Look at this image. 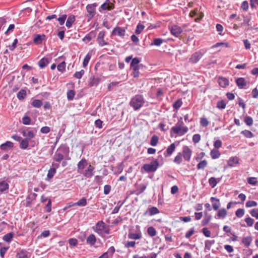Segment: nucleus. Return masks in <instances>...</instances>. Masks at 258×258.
Returning a JSON list of instances; mask_svg holds the SVG:
<instances>
[{
	"label": "nucleus",
	"mask_w": 258,
	"mask_h": 258,
	"mask_svg": "<svg viewBox=\"0 0 258 258\" xmlns=\"http://www.w3.org/2000/svg\"><path fill=\"white\" fill-rule=\"evenodd\" d=\"M70 148L67 144H61L56 150L52 160L54 162H61L64 160V156H68Z\"/></svg>",
	"instance_id": "f257e3e1"
},
{
	"label": "nucleus",
	"mask_w": 258,
	"mask_h": 258,
	"mask_svg": "<svg viewBox=\"0 0 258 258\" xmlns=\"http://www.w3.org/2000/svg\"><path fill=\"white\" fill-rule=\"evenodd\" d=\"M145 100L143 96L137 94L131 99L130 104L135 110H138L143 106Z\"/></svg>",
	"instance_id": "f03ea898"
},
{
	"label": "nucleus",
	"mask_w": 258,
	"mask_h": 258,
	"mask_svg": "<svg viewBox=\"0 0 258 258\" xmlns=\"http://www.w3.org/2000/svg\"><path fill=\"white\" fill-rule=\"evenodd\" d=\"M158 166L159 162L157 160H155L151 162L150 164H145L142 167V169L146 172L150 173L156 171Z\"/></svg>",
	"instance_id": "7ed1b4c3"
},
{
	"label": "nucleus",
	"mask_w": 258,
	"mask_h": 258,
	"mask_svg": "<svg viewBox=\"0 0 258 258\" xmlns=\"http://www.w3.org/2000/svg\"><path fill=\"white\" fill-rule=\"evenodd\" d=\"M98 5L96 3L88 4L86 6V10L88 13L87 17L88 20L92 19L96 14V8Z\"/></svg>",
	"instance_id": "20e7f679"
},
{
	"label": "nucleus",
	"mask_w": 258,
	"mask_h": 258,
	"mask_svg": "<svg viewBox=\"0 0 258 258\" xmlns=\"http://www.w3.org/2000/svg\"><path fill=\"white\" fill-rule=\"evenodd\" d=\"M126 28V27H120L116 26L113 29L111 35L118 36L121 38H124L125 35Z\"/></svg>",
	"instance_id": "39448f33"
},
{
	"label": "nucleus",
	"mask_w": 258,
	"mask_h": 258,
	"mask_svg": "<svg viewBox=\"0 0 258 258\" xmlns=\"http://www.w3.org/2000/svg\"><path fill=\"white\" fill-rule=\"evenodd\" d=\"M105 226L106 225L103 221H99L96 223L95 226L92 227V229L99 235H102Z\"/></svg>",
	"instance_id": "423d86ee"
},
{
	"label": "nucleus",
	"mask_w": 258,
	"mask_h": 258,
	"mask_svg": "<svg viewBox=\"0 0 258 258\" xmlns=\"http://www.w3.org/2000/svg\"><path fill=\"white\" fill-rule=\"evenodd\" d=\"M101 81V79L98 77L92 76L89 79L88 85L90 87H96Z\"/></svg>",
	"instance_id": "0eeeda50"
},
{
	"label": "nucleus",
	"mask_w": 258,
	"mask_h": 258,
	"mask_svg": "<svg viewBox=\"0 0 258 258\" xmlns=\"http://www.w3.org/2000/svg\"><path fill=\"white\" fill-rule=\"evenodd\" d=\"M21 133L23 136L25 138V139L29 140L32 139L35 136V134L34 133V132L29 130H23Z\"/></svg>",
	"instance_id": "6e6552de"
},
{
	"label": "nucleus",
	"mask_w": 258,
	"mask_h": 258,
	"mask_svg": "<svg viewBox=\"0 0 258 258\" xmlns=\"http://www.w3.org/2000/svg\"><path fill=\"white\" fill-rule=\"evenodd\" d=\"M147 188V184H141L138 185L137 189L135 190H131L130 194H136L137 196L143 193Z\"/></svg>",
	"instance_id": "1a4fd4ad"
},
{
	"label": "nucleus",
	"mask_w": 258,
	"mask_h": 258,
	"mask_svg": "<svg viewBox=\"0 0 258 258\" xmlns=\"http://www.w3.org/2000/svg\"><path fill=\"white\" fill-rule=\"evenodd\" d=\"M182 155L185 160L189 161L191 155V150L188 147L184 146L182 151Z\"/></svg>",
	"instance_id": "9d476101"
},
{
	"label": "nucleus",
	"mask_w": 258,
	"mask_h": 258,
	"mask_svg": "<svg viewBox=\"0 0 258 258\" xmlns=\"http://www.w3.org/2000/svg\"><path fill=\"white\" fill-rule=\"evenodd\" d=\"M203 54L201 52H196L191 55L189 60L192 63H196L201 58Z\"/></svg>",
	"instance_id": "9b49d317"
},
{
	"label": "nucleus",
	"mask_w": 258,
	"mask_h": 258,
	"mask_svg": "<svg viewBox=\"0 0 258 258\" xmlns=\"http://www.w3.org/2000/svg\"><path fill=\"white\" fill-rule=\"evenodd\" d=\"M45 38L46 36L44 34H35L34 35L33 42L35 44H40Z\"/></svg>",
	"instance_id": "f8f14e48"
},
{
	"label": "nucleus",
	"mask_w": 258,
	"mask_h": 258,
	"mask_svg": "<svg viewBox=\"0 0 258 258\" xmlns=\"http://www.w3.org/2000/svg\"><path fill=\"white\" fill-rule=\"evenodd\" d=\"M94 170V167L91 165H89L87 169H86L83 173V175L86 178H90L94 175L93 170Z\"/></svg>",
	"instance_id": "ddd939ff"
},
{
	"label": "nucleus",
	"mask_w": 258,
	"mask_h": 258,
	"mask_svg": "<svg viewBox=\"0 0 258 258\" xmlns=\"http://www.w3.org/2000/svg\"><path fill=\"white\" fill-rule=\"evenodd\" d=\"M9 188V183L5 180H0V194L7 192Z\"/></svg>",
	"instance_id": "4468645a"
},
{
	"label": "nucleus",
	"mask_w": 258,
	"mask_h": 258,
	"mask_svg": "<svg viewBox=\"0 0 258 258\" xmlns=\"http://www.w3.org/2000/svg\"><path fill=\"white\" fill-rule=\"evenodd\" d=\"M175 143L171 144L167 149L166 151L164 152V155L165 157H167L170 156L175 150Z\"/></svg>",
	"instance_id": "2eb2a0df"
},
{
	"label": "nucleus",
	"mask_w": 258,
	"mask_h": 258,
	"mask_svg": "<svg viewBox=\"0 0 258 258\" xmlns=\"http://www.w3.org/2000/svg\"><path fill=\"white\" fill-rule=\"evenodd\" d=\"M210 201L211 202L213 203L212 207L213 209L215 211H217L221 205L219 199L215 197H211L210 199Z\"/></svg>",
	"instance_id": "dca6fc26"
},
{
	"label": "nucleus",
	"mask_w": 258,
	"mask_h": 258,
	"mask_svg": "<svg viewBox=\"0 0 258 258\" xmlns=\"http://www.w3.org/2000/svg\"><path fill=\"white\" fill-rule=\"evenodd\" d=\"M236 84L239 89H243L246 85V81L244 78H238L236 80Z\"/></svg>",
	"instance_id": "f3484780"
},
{
	"label": "nucleus",
	"mask_w": 258,
	"mask_h": 258,
	"mask_svg": "<svg viewBox=\"0 0 258 258\" xmlns=\"http://www.w3.org/2000/svg\"><path fill=\"white\" fill-rule=\"evenodd\" d=\"M96 36V33L94 31H91L90 33L87 34L83 39L82 41L88 43L93 38H94Z\"/></svg>",
	"instance_id": "a211bd4d"
},
{
	"label": "nucleus",
	"mask_w": 258,
	"mask_h": 258,
	"mask_svg": "<svg viewBox=\"0 0 258 258\" xmlns=\"http://www.w3.org/2000/svg\"><path fill=\"white\" fill-rule=\"evenodd\" d=\"M14 147V144L10 141H7L6 143L2 144L0 146V148L1 150L4 151H7L8 150H10Z\"/></svg>",
	"instance_id": "6ab92c4d"
},
{
	"label": "nucleus",
	"mask_w": 258,
	"mask_h": 258,
	"mask_svg": "<svg viewBox=\"0 0 258 258\" xmlns=\"http://www.w3.org/2000/svg\"><path fill=\"white\" fill-rule=\"evenodd\" d=\"M114 8V5H107L106 3H103L99 8V11L102 12V11H111Z\"/></svg>",
	"instance_id": "aec40b11"
},
{
	"label": "nucleus",
	"mask_w": 258,
	"mask_h": 258,
	"mask_svg": "<svg viewBox=\"0 0 258 258\" xmlns=\"http://www.w3.org/2000/svg\"><path fill=\"white\" fill-rule=\"evenodd\" d=\"M16 258H29L28 256V252L25 249H20L17 253Z\"/></svg>",
	"instance_id": "412c9836"
},
{
	"label": "nucleus",
	"mask_w": 258,
	"mask_h": 258,
	"mask_svg": "<svg viewBox=\"0 0 258 258\" xmlns=\"http://www.w3.org/2000/svg\"><path fill=\"white\" fill-rule=\"evenodd\" d=\"M96 241V238L93 234H91L86 239L87 244L93 246L95 244Z\"/></svg>",
	"instance_id": "4be33fe9"
},
{
	"label": "nucleus",
	"mask_w": 258,
	"mask_h": 258,
	"mask_svg": "<svg viewBox=\"0 0 258 258\" xmlns=\"http://www.w3.org/2000/svg\"><path fill=\"white\" fill-rule=\"evenodd\" d=\"M218 83L221 87L225 88L229 85V80L224 77H219Z\"/></svg>",
	"instance_id": "5701e85b"
},
{
	"label": "nucleus",
	"mask_w": 258,
	"mask_h": 258,
	"mask_svg": "<svg viewBox=\"0 0 258 258\" xmlns=\"http://www.w3.org/2000/svg\"><path fill=\"white\" fill-rule=\"evenodd\" d=\"M239 161L238 158L236 156L231 157L229 158L228 161V165L229 166L233 167L235 166Z\"/></svg>",
	"instance_id": "b1692460"
},
{
	"label": "nucleus",
	"mask_w": 258,
	"mask_h": 258,
	"mask_svg": "<svg viewBox=\"0 0 258 258\" xmlns=\"http://www.w3.org/2000/svg\"><path fill=\"white\" fill-rule=\"evenodd\" d=\"M49 62V61L48 58L43 57L38 61V64L41 69H43L48 65Z\"/></svg>",
	"instance_id": "393cba45"
},
{
	"label": "nucleus",
	"mask_w": 258,
	"mask_h": 258,
	"mask_svg": "<svg viewBox=\"0 0 258 258\" xmlns=\"http://www.w3.org/2000/svg\"><path fill=\"white\" fill-rule=\"evenodd\" d=\"M87 160L85 158L82 159L77 164L78 170H83L87 165Z\"/></svg>",
	"instance_id": "a878e982"
},
{
	"label": "nucleus",
	"mask_w": 258,
	"mask_h": 258,
	"mask_svg": "<svg viewBox=\"0 0 258 258\" xmlns=\"http://www.w3.org/2000/svg\"><path fill=\"white\" fill-rule=\"evenodd\" d=\"M29 146V140L23 139H22L21 142L20 143V148L21 149L25 150L28 149Z\"/></svg>",
	"instance_id": "bb28decb"
},
{
	"label": "nucleus",
	"mask_w": 258,
	"mask_h": 258,
	"mask_svg": "<svg viewBox=\"0 0 258 258\" xmlns=\"http://www.w3.org/2000/svg\"><path fill=\"white\" fill-rule=\"evenodd\" d=\"M148 211L149 212V215L150 216L154 215L155 214H157L159 213V210L155 207H152L148 209V210H147L144 213V215H146L148 213Z\"/></svg>",
	"instance_id": "cd10ccee"
},
{
	"label": "nucleus",
	"mask_w": 258,
	"mask_h": 258,
	"mask_svg": "<svg viewBox=\"0 0 258 258\" xmlns=\"http://www.w3.org/2000/svg\"><path fill=\"white\" fill-rule=\"evenodd\" d=\"M128 238L132 239H140L142 237V234L140 232L138 233L130 232L128 234Z\"/></svg>",
	"instance_id": "c85d7f7f"
},
{
	"label": "nucleus",
	"mask_w": 258,
	"mask_h": 258,
	"mask_svg": "<svg viewBox=\"0 0 258 258\" xmlns=\"http://www.w3.org/2000/svg\"><path fill=\"white\" fill-rule=\"evenodd\" d=\"M87 204V200L85 198H81L79 201L73 204L72 206H78L80 207H84Z\"/></svg>",
	"instance_id": "c756f323"
},
{
	"label": "nucleus",
	"mask_w": 258,
	"mask_h": 258,
	"mask_svg": "<svg viewBox=\"0 0 258 258\" xmlns=\"http://www.w3.org/2000/svg\"><path fill=\"white\" fill-rule=\"evenodd\" d=\"M75 21V17L74 15L69 16L67 19L66 25L68 28H70L72 26L73 23Z\"/></svg>",
	"instance_id": "7c9ffc66"
},
{
	"label": "nucleus",
	"mask_w": 258,
	"mask_h": 258,
	"mask_svg": "<svg viewBox=\"0 0 258 258\" xmlns=\"http://www.w3.org/2000/svg\"><path fill=\"white\" fill-rule=\"evenodd\" d=\"M27 95V93L25 90L21 89L17 95V97L19 100H24Z\"/></svg>",
	"instance_id": "2f4dec72"
},
{
	"label": "nucleus",
	"mask_w": 258,
	"mask_h": 258,
	"mask_svg": "<svg viewBox=\"0 0 258 258\" xmlns=\"http://www.w3.org/2000/svg\"><path fill=\"white\" fill-rule=\"evenodd\" d=\"M169 28L171 34L177 37V26L176 25L170 24Z\"/></svg>",
	"instance_id": "473e14b6"
},
{
	"label": "nucleus",
	"mask_w": 258,
	"mask_h": 258,
	"mask_svg": "<svg viewBox=\"0 0 258 258\" xmlns=\"http://www.w3.org/2000/svg\"><path fill=\"white\" fill-rule=\"evenodd\" d=\"M214 240H207L205 241V251L206 252L207 250L209 251L211 249V246L215 243Z\"/></svg>",
	"instance_id": "72a5a7b5"
},
{
	"label": "nucleus",
	"mask_w": 258,
	"mask_h": 258,
	"mask_svg": "<svg viewBox=\"0 0 258 258\" xmlns=\"http://www.w3.org/2000/svg\"><path fill=\"white\" fill-rule=\"evenodd\" d=\"M210 155L212 159H216L220 157L221 153L218 150L213 149L211 151Z\"/></svg>",
	"instance_id": "f704fd0d"
},
{
	"label": "nucleus",
	"mask_w": 258,
	"mask_h": 258,
	"mask_svg": "<svg viewBox=\"0 0 258 258\" xmlns=\"http://www.w3.org/2000/svg\"><path fill=\"white\" fill-rule=\"evenodd\" d=\"M43 103L41 100L39 99H32L31 105L35 108H40L42 105Z\"/></svg>",
	"instance_id": "c9c22d12"
},
{
	"label": "nucleus",
	"mask_w": 258,
	"mask_h": 258,
	"mask_svg": "<svg viewBox=\"0 0 258 258\" xmlns=\"http://www.w3.org/2000/svg\"><path fill=\"white\" fill-rule=\"evenodd\" d=\"M14 234L13 232L7 233L3 236V239L5 241L10 243L11 242L12 238L14 237Z\"/></svg>",
	"instance_id": "e433bc0d"
},
{
	"label": "nucleus",
	"mask_w": 258,
	"mask_h": 258,
	"mask_svg": "<svg viewBox=\"0 0 258 258\" xmlns=\"http://www.w3.org/2000/svg\"><path fill=\"white\" fill-rule=\"evenodd\" d=\"M252 241V238L251 236H247L243 238L242 240V243L246 247H248Z\"/></svg>",
	"instance_id": "4c0bfd02"
},
{
	"label": "nucleus",
	"mask_w": 258,
	"mask_h": 258,
	"mask_svg": "<svg viewBox=\"0 0 258 258\" xmlns=\"http://www.w3.org/2000/svg\"><path fill=\"white\" fill-rule=\"evenodd\" d=\"M227 212L226 210L223 208L219 210L217 213V216L219 218H224L227 215Z\"/></svg>",
	"instance_id": "58836bf2"
},
{
	"label": "nucleus",
	"mask_w": 258,
	"mask_h": 258,
	"mask_svg": "<svg viewBox=\"0 0 258 258\" xmlns=\"http://www.w3.org/2000/svg\"><path fill=\"white\" fill-rule=\"evenodd\" d=\"M147 232L151 237H153L156 235L157 231L153 226L149 227L147 229Z\"/></svg>",
	"instance_id": "ea45409f"
},
{
	"label": "nucleus",
	"mask_w": 258,
	"mask_h": 258,
	"mask_svg": "<svg viewBox=\"0 0 258 258\" xmlns=\"http://www.w3.org/2000/svg\"><path fill=\"white\" fill-rule=\"evenodd\" d=\"M91 53H90L89 52L87 54V55L85 56V57L83 60V67H86L88 65V62L91 59Z\"/></svg>",
	"instance_id": "a19ab883"
},
{
	"label": "nucleus",
	"mask_w": 258,
	"mask_h": 258,
	"mask_svg": "<svg viewBox=\"0 0 258 258\" xmlns=\"http://www.w3.org/2000/svg\"><path fill=\"white\" fill-rule=\"evenodd\" d=\"M56 172V170L54 168H50L48 171L47 177L49 179L52 178Z\"/></svg>",
	"instance_id": "79ce46f5"
},
{
	"label": "nucleus",
	"mask_w": 258,
	"mask_h": 258,
	"mask_svg": "<svg viewBox=\"0 0 258 258\" xmlns=\"http://www.w3.org/2000/svg\"><path fill=\"white\" fill-rule=\"evenodd\" d=\"M159 138L156 135H154L152 137L151 141H150V145L152 146H156L158 142Z\"/></svg>",
	"instance_id": "37998d69"
},
{
	"label": "nucleus",
	"mask_w": 258,
	"mask_h": 258,
	"mask_svg": "<svg viewBox=\"0 0 258 258\" xmlns=\"http://www.w3.org/2000/svg\"><path fill=\"white\" fill-rule=\"evenodd\" d=\"M163 40L162 38H158L154 39L153 42L151 44V45H156L159 46L163 43Z\"/></svg>",
	"instance_id": "c03bdc74"
},
{
	"label": "nucleus",
	"mask_w": 258,
	"mask_h": 258,
	"mask_svg": "<svg viewBox=\"0 0 258 258\" xmlns=\"http://www.w3.org/2000/svg\"><path fill=\"white\" fill-rule=\"evenodd\" d=\"M68 242L71 248L76 246L78 243V240L74 238H70L68 240Z\"/></svg>",
	"instance_id": "a18cd8bd"
},
{
	"label": "nucleus",
	"mask_w": 258,
	"mask_h": 258,
	"mask_svg": "<svg viewBox=\"0 0 258 258\" xmlns=\"http://www.w3.org/2000/svg\"><path fill=\"white\" fill-rule=\"evenodd\" d=\"M241 134L243 135L245 137L247 138H251L253 137V134L252 132L248 130H244L241 132Z\"/></svg>",
	"instance_id": "49530a36"
},
{
	"label": "nucleus",
	"mask_w": 258,
	"mask_h": 258,
	"mask_svg": "<svg viewBox=\"0 0 258 258\" xmlns=\"http://www.w3.org/2000/svg\"><path fill=\"white\" fill-rule=\"evenodd\" d=\"M22 123L25 125H29L31 123V119L28 115H25L22 119Z\"/></svg>",
	"instance_id": "de8ad7c7"
},
{
	"label": "nucleus",
	"mask_w": 258,
	"mask_h": 258,
	"mask_svg": "<svg viewBox=\"0 0 258 258\" xmlns=\"http://www.w3.org/2000/svg\"><path fill=\"white\" fill-rule=\"evenodd\" d=\"M75 92L73 90H70L67 92V98L69 100H73L74 98Z\"/></svg>",
	"instance_id": "09e8293b"
},
{
	"label": "nucleus",
	"mask_w": 258,
	"mask_h": 258,
	"mask_svg": "<svg viewBox=\"0 0 258 258\" xmlns=\"http://www.w3.org/2000/svg\"><path fill=\"white\" fill-rule=\"evenodd\" d=\"M207 161L206 160H204L198 163L197 168L198 169H204L207 166Z\"/></svg>",
	"instance_id": "8fccbe9b"
},
{
	"label": "nucleus",
	"mask_w": 258,
	"mask_h": 258,
	"mask_svg": "<svg viewBox=\"0 0 258 258\" xmlns=\"http://www.w3.org/2000/svg\"><path fill=\"white\" fill-rule=\"evenodd\" d=\"M188 131L186 126L182 127L178 125V136H181L186 133Z\"/></svg>",
	"instance_id": "3c124183"
},
{
	"label": "nucleus",
	"mask_w": 258,
	"mask_h": 258,
	"mask_svg": "<svg viewBox=\"0 0 258 258\" xmlns=\"http://www.w3.org/2000/svg\"><path fill=\"white\" fill-rule=\"evenodd\" d=\"M145 28V26L140 24H138L137 26L135 33L136 34H140Z\"/></svg>",
	"instance_id": "603ef678"
},
{
	"label": "nucleus",
	"mask_w": 258,
	"mask_h": 258,
	"mask_svg": "<svg viewBox=\"0 0 258 258\" xmlns=\"http://www.w3.org/2000/svg\"><path fill=\"white\" fill-rule=\"evenodd\" d=\"M226 104L225 101L222 100L217 102V107L220 109H223L225 108Z\"/></svg>",
	"instance_id": "864d4df0"
},
{
	"label": "nucleus",
	"mask_w": 258,
	"mask_h": 258,
	"mask_svg": "<svg viewBox=\"0 0 258 258\" xmlns=\"http://www.w3.org/2000/svg\"><path fill=\"white\" fill-rule=\"evenodd\" d=\"M244 122L248 126L252 125L253 124V119L252 117L249 116H246L244 118Z\"/></svg>",
	"instance_id": "5fc2aeb1"
},
{
	"label": "nucleus",
	"mask_w": 258,
	"mask_h": 258,
	"mask_svg": "<svg viewBox=\"0 0 258 258\" xmlns=\"http://www.w3.org/2000/svg\"><path fill=\"white\" fill-rule=\"evenodd\" d=\"M67 17V16L66 14H63V15H62L59 18H57L56 20L59 22V24L60 25H62L64 24V22H65Z\"/></svg>",
	"instance_id": "6e6d98bb"
},
{
	"label": "nucleus",
	"mask_w": 258,
	"mask_h": 258,
	"mask_svg": "<svg viewBox=\"0 0 258 258\" xmlns=\"http://www.w3.org/2000/svg\"><path fill=\"white\" fill-rule=\"evenodd\" d=\"M97 41L100 46H103L108 44V42L104 40V37L97 38Z\"/></svg>",
	"instance_id": "4d7b16f0"
},
{
	"label": "nucleus",
	"mask_w": 258,
	"mask_h": 258,
	"mask_svg": "<svg viewBox=\"0 0 258 258\" xmlns=\"http://www.w3.org/2000/svg\"><path fill=\"white\" fill-rule=\"evenodd\" d=\"M211 219H212L211 216H207L206 217H205V218L203 219V220L202 221V225L203 226L207 225L209 223V222L210 221Z\"/></svg>",
	"instance_id": "13d9d810"
},
{
	"label": "nucleus",
	"mask_w": 258,
	"mask_h": 258,
	"mask_svg": "<svg viewBox=\"0 0 258 258\" xmlns=\"http://www.w3.org/2000/svg\"><path fill=\"white\" fill-rule=\"evenodd\" d=\"M209 184L212 186V187L213 188L215 186H216V185L217 184V179L213 177H211L209 179Z\"/></svg>",
	"instance_id": "bf43d9fd"
},
{
	"label": "nucleus",
	"mask_w": 258,
	"mask_h": 258,
	"mask_svg": "<svg viewBox=\"0 0 258 258\" xmlns=\"http://www.w3.org/2000/svg\"><path fill=\"white\" fill-rule=\"evenodd\" d=\"M245 211L243 209H238L235 212L236 216L238 218H241L244 215Z\"/></svg>",
	"instance_id": "052dcab7"
},
{
	"label": "nucleus",
	"mask_w": 258,
	"mask_h": 258,
	"mask_svg": "<svg viewBox=\"0 0 258 258\" xmlns=\"http://www.w3.org/2000/svg\"><path fill=\"white\" fill-rule=\"evenodd\" d=\"M57 70L59 72H63L66 69V62L64 61H62L57 65Z\"/></svg>",
	"instance_id": "680f3d73"
},
{
	"label": "nucleus",
	"mask_w": 258,
	"mask_h": 258,
	"mask_svg": "<svg viewBox=\"0 0 258 258\" xmlns=\"http://www.w3.org/2000/svg\"><path fill=\"white\" fill-rule=\"evenodd\" d=\"M85 73V71L83 70H81L80 71L76 72L74 75V76L77 79H81L82 76L84 75Z\"/></svg>",
	"instance_id": "e2e57ef3"
},
{
	"label": "nucleus",
	"mask_w": 258,
	"mask_h": 258,
	"mask_svg": "<svg viewBox=\"0 0 258 258\" xmlns=\"http://www.w3.org/2000/svg\"><path fill=\"white\" fill-rule=\"evenodd\" d=\"M200 123L203 126L206 127L209 125V122L206 118L202 117L200 119Z\"/></svg>",
	"instance_id": "0e129e2a"
},
{
	"label": "nucleus",
	"mask_w": 258,
	"mask_h": 258,
	"mask_svg": "<svg viewBox=\"0 0 258 258\" xmlns=\"http://www.w3.org/2000/svg\"><path fill=\"white\" fill-rule=\"evenodd\" d=\"M248 7H249V6H248V3L247 1H245L242 3L241 5V8L243 11H244V12L247 11L248 9Z\"/></svg>",
	"instance_id": "69168bd1"
},
{
	"label": "nucleus",
	"mask_w": 258,
	"mask_h": 258,
	"mask_svg": "<svg viewBox=\"0 0 258 258\" xmlns=\"http://www.w3.org/2000/svg\"><path fill=\"white\" fill-rule=\"evenodd\" d=\"M245 221L248 227L252 226L254 223V220L249 217L245 218Z\"/></svg>",
	"instance_id": "338daca9"
},
{
	"label": "nucleus",
	"mask_w": 258,
	"mask_h": 258,
	"mask_svg": "<svg viewBox=\"0 0 258 258\" xmlns=\"http://www.w3.org/2000/svg\"><path fill=\"white\" fill-rule=\"evenodd\" d=\"M257 206V203L253 201H248L245 204V206L247 208H251Z\"/></svg>",
	"instance_id": "774afa93"
}]
</instances>
